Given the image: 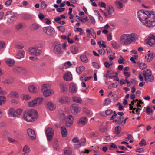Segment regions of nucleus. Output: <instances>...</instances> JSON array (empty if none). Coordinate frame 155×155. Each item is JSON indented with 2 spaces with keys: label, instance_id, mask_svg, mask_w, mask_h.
<instances>
[{
  "label": "nucleus",
  "instance_id": "nucleus-64",
  "mask_svg": "<svg viewBox=\"0 0 155 155\" xmlns=\"http://www.w3.org/2000/svg\"><path fill=\"white\" fill-rule=\"evenodd\" d=\"M124 61V58L122 56H120V59L118 60V63L120 64H122L123 63Z\"/></svg>",
  "mask_w": 155,
  "mask_h": 155
},
{
  "label": "nucleus",
  "instance_id": "nucleus-21",
  "mask_svg": "<svg viewBox=\"0 0 155 155\" xmlns=\"http://www.w3.org/2000/svg\"><path fill=\"white\" fill-rule=\"evenodd\" d=\"M46 108L51 111L54 110L56 108V106L51 102H48L46 106Z\"/></svg>",
  "mask_w": 155,
  "mask_h": 155
},
{
  "label": "nucleus",
  "instance_id": "nucleus-46",
  "mask_svg": "<svg viewBox=\"0 0 155 155\" xmlns=\"http://www.w3.org/2000/svg\"><path fill=\"white\" fill-rule=\"evenodd\" d=\"M15 111L17 115H20L23 111V110L20 108H18Z\"/></svg>",
  "mask_w": 155,
  "mask_h": 155
},
{
  "label": "nucleus",
  "instance_id": "nucleus-36",
  "mask_svg": "<svg viewBox=\"0 0 155 155\" xmlns=\"http://www.w3.org/2000/svg\"><path fill=\"white\" fill-rule=\"evenodd\" d=\"M16 112L13 108L10 109V117L13 118L16 117L17 115L15 114Z\"/></svg>",
  "mask_w": 155,
  "mask_h": 155
},
{
  "label": "nucleus",
  "instance_id": "nucleus-13",
  "mask_svg": "<svg viewBox=\"0 0 155 155\" xmlns=\"http://www.w3.org/2000/svg\"><path fill=\"white\" fill-rule=\"evenodd\" d=\"M27 134L29 137L32 140H34L36 139V135L35 131L31 128H29L27 130Z\"/></svg>",
  "mask_w": 155,
  "mask_h": 155
},
{
  "label": "nucleus",
  "instance_id": "nucleus-38",
  "mask_svg": "<svg viewBox=\"0 0 155 155\" xmlns=\"http://www.w3.org/2000/svg\"><path fill=\"white\" fill-rule=\"evenodd\" d=\"M116 4L117 7L119 9H120L123 7V4L120 1H116Z\"/></svg>",
  "mask_w": 155,
  "mask_h": 155
},
{
  "label": "nucleus",
  "instance_id": "nucleus-24",
  "mask_svg": "<svg viewBox=\"0 0 155 155\" xmlns=\"http://www.w3.org/2000/svg\"><path fill=\"white\" fill-rule=\"evenodd\" d=\"M61 133L63 137H65L67 134V131L66 127L63 126L61 127Z\"/></svg>",
  "mask_w": 155,
  "mask_h": 155
},
{
  "label": "nucleus",
  "instance_id": "nucleus-28",
  "mask_svg": "<svg viewBox=\"0 0 155 155\" xmlns=\"http://www.w3.org/2000/svg\"><path fill=\"white\" fill-rule=\"evenodd\" d=\"M43 95L45 97H48L50 96L51 94H53L54 92L53 91L52 92L49 90H46V91H42Z\"/></svg>",
  "mask_w": 155,
  "mask_h": 155
},
{
  "label": "nucleus",
  "instance_id": "nucleus-48",
  "mask_svg": "<svg viewBox=\"0 0 155 155\" xmlns=\"http://www.w3.org/2000/svg\"><path fill=\"white\" fill-rule=\"evenodd\" d=\"M139 67L141 69L143 70L146 68L147 65L145 63H142L140 64Z\"/></svg>",
  "mask_w": 155,
  "mask_h": 155
},
{
  "label": "nucleus",
  "instance_id": "nucleus-16",
  "mask_svg": "<svg viewBox=\"0 0 155 155\" xmlns=\"http://www.w3.org/2000/svg\"><path fill=\"white\" fill-rule=\"evenodd\" d=\"M22 67L19 66H16L11 68L12 72L17 74L21 73V70Z\"/></svg>",
  "mask_w": 155,
  "mask_h": 155
},
{
  "label": "nucleus",
  "instance_id": "nucleus-25",
  "mask_svg": "<svg viewBox=\"0 0 155 155\" xmlns=\"http://www.w3.org/2000/svg\"><path fill=\"white\" fill-rule=\"evenodd\" d=\"M50 85L48 84H44L42 86L41 90L42 91H46L50 89Z\"/></svg>",
  "mask_w": 155,
  "mask_h": 155
},
{
  "label": "nucleus",
  "instance_id": "nucleus-1",
  "mask_svg": "<svg viewBox=\"0 0 155 155\" xmlns=\"http://www.w3.org/2000/svg\"><path fill=\"white\" fill-rule=\"evenodd\" d=\"M139 20L146 26L153 27L155 25V12L153 11L141 10L137 12Z\"/></svg>",
  "mask_w": 155,
  "mask_h": 155
},
{
  "label": "nucleus",
  "instance_id": "nucleus-10",
  "mask_svg": "<svg viewBox=\"0 0 155 155\" xmlns=\"http://www.w3.org/2000/svg\"><path fill=\"white\" fill-rule=\"evenodd\" d=\"M114 11V9L112 7L107 9V12H105L102 10H100V12L103 14L106 18H108L111 17Z\"/></svg>",
  "mask_w": 155,
  "mask_h": 155
},
{
  "label": "nucleus",
  "instance_id": "nucleus-61",
  "mask_svg": "<svg viewBox=\"0 0 155 155\" xmlns=\"http://www.w3.org/2000/svg\"><path fill=\"white\" fill-rule=\"evenodd\" d=\"M146 112L147 113H150L153 112V110L149 107H147L146 109Z\"/></svg>",
  "mask_w": 155,
  "mask_h": 155
},
{
  "label": "nucleus",
  "instance_id": "nucleus-9",
  "mask_svg": "<svg viewBox=\"0 0 155 155\" xmlns=\"http://www.w3.org/2000/svg\"><path fill=\"white\" fill-rule=\"evenodd\" d=\"M81 108L76 104H72L70 107L71 112L73 114H76L81 110Z\"/></svg>",
  "mask_w": 155,
  "mask_h": 155
},
{
  "label": "nucleus",
  "instance_id": "nucleus-29",
  "mask_svg": "<svg viewBox=\"0 0 155 155\" xmlns=\"http://www.w3.org/2000/svg\"><path fill=\"white\" fill-rule=\"evenodd\" d=\"M70 50L71 52L74 54L77 53L79 51L78 48L75 46H72L70 48Z\"/></svg>",
  "mask_w": 155,
  "mask_h": 155
},
{
  "label": "nucleus",
  "instance_id": "nucleus-63",
  "mask_svg": "<svg viewBox=\"0 0 155 155\" xmlns=\"http://www.w3.org/2000/svg\"><path fill=\"white\" fill-rule=\"evenodd\" d=\"M99 5L102 7H103L104 8H105L106 6V4L103 2H99Z\"/></svg>",
  "mask_w": 155,
  "mask_h": 155
},
{
  "label": "nucleus",
  "instance_id": "nucleus-43",
  "mask_svg": "<svg viewBox=\"0 0 155 155\" xmlns=\"http://www.w3.org/2000/svg\"><path fill=\"white\" fill-rule=\"evenodd\" d=\"M5 101V97L4 96H0V105L3 104Z\"/></svg>",
  "mask_w": 155,
  "mask_h": 155
},
{
  "label": "nucleus",
  "instance_id": "nucleus-39",
  "mask_svg": "<svg viewBox=\"0 0 155 155\" xmlns=\"http://www.w3.org/2000/svg\"><path fill=\"white\" fill-rule=\"evenodd\" d=\"M86 76V75H84L82 76L80 78L81 80V81L84 80L85 81H87L90 80L92 78V77L89 76L87 77Z\"/></svg>",
  "mask_w": 155,
  "mask_h": 155
},
{
  "label": "nucleus",
  "instance_id": "nucleus-53",
  "mask_svg": "<svg viewBox=\"0 0 155 155\" xmlns=\"http://www.w3.org/2000/svg\"><path fill=\"white\" fill-rule=\"evenodd\" d=\"M60 118L61 120H64L66 119V117L64 113L60 114Z\"/></svg>",
  "mask_w": 155,
  "mask_h": 155
},
{
  "label": "nucleus",
  "instance_id": "nucleus-51",
  "mask_svg": "<svg viewBox=\"0 0 155 155\" xmlns=\"http://www.w3.org/2000/svg\"><path fill=\"white\" fill-rule=\"evenodd\" d=\"M72 120H71L70 122H67L66 121V125L67 127H71L73 124V119H72Z\"/></svg>",
  "mask_w": 155,
  "mask_h": 155
},
{
  "label": "nucleus",
  "instance_id": "nucleus-17",
  "mask_svg": "<svg viewBox=\"0 0 155 155\" xmlns=\"http://www.w3.org/2000/svg\"><path fill=\"white\" fill-rule=\"evenodd\" d=\"M25 54V52L24 50H19L15 55V57L18 59H21L24 57Z\"/></svg>",
  "mask_w": 155,
  "mask_h": 155
},
{
  "label": "nucleus",
  "instance_id": "nucleus-23",
  "mask_svg": "<svg viewBox=\"0 0 155 155\" xmlns=\"http://www.w3.org/2000/svg\"><path fill=\"white\" fill-rule=\"evenodd\" d=\"M28 89L29 91L31 92L36 93L38 91V88L34 85L29 86L28 87Z\"/></svg>",
  "mask_w": 155,
  "mask_h": 155
},
{
  "label": "nucleus",
  "instance_id": "nucleus-42",
  "mask_svg": "<svg viewBox=\"0 0 155 155\" xmlns=\"http://www.w3.org/2000/svg\"><path fill=\"white\" fill-rule=\"evenodd\" d=\"M15 47L17 49H20L24 48V46L23 44L21 43L17 44L15 45Z\"/></svg>",
  "mask_w": 155,
  "mask_h": 155
},
{
  "label": "nucleus",
  "instance_id": "nucleus-62",
  "mask_svg": "<svg viewBox=\"0 0 155 155\" xmlns=\"http://www.w3.org/2000/svg\"><path fill=\"white\" fill-rule=\"evenodd\" d=\"M113 114L112 115V117L110 118V120H112L113 119H114L117 116V114L116 113L115 111H114L113 112Z\"/></svg>",
  "mask_w": 155,
  "mask_h": 155
},
{
  "label": "nucleus",
  "instance_id": "nucleus-50",
  "mask_svg": "<svg viewBox=\"0 0 155 155\" xmlns=\"http://www.w3.org/2000/svg\"><path fill=\"white\" fill-rule=\"evenodd\" d=\"M57 28L62 32H64L65 30V28L63 26H58Z\"/></svg>",
  "mask_w": 155,
  "mask_h": 155
},
{
  "label": "nucleus",
  "instance_id": "nucleus-18",
  "mask_svg": "<svg viewBox=\"0 0 155 155\" xmlns=\"http://www.w3.org/2000/svg\"><path fill=\"white\" fill-rule=\"evenodd\" d=\"M69 90L72 93H75L77 91V87L74 83H71L69 84Z\"/></svg>",
  "mask_w": 155,
  "mask_h": 155
},
{
  "label": "nucleus",
  "instance_id": "nucleus-2",
  "mask_svg": "<svg viewBox=\"0 0 155 155\" xmlns=\"http://www.w3.org/2000/svg\"><path fill=\"white\" fill-rule=\"evenodd\" d=\"M138 36L134 33L124 34L120 36L119 42L123 45H127L138 40Z\"/></svg>",
  "mask_w": 155,
  "mask_h": 155
},
{
  "label": "nucleus",
  "instance_id": "nucleus-33",
  "mask_svg": "<svg viewBox=\"0 0 155 155\" xmlns=\"http://www.w3.org/2000/svg\"><path fill=\"white\" fill-rule=\"evenodd\" d=\"M85 69V68L83 66H81L78 68H77L76 70L77 72L81 74L82 72L84 71Z\"/></svg>",
  "mask_w": 155,
  "mask_h": 155
},
{
  "label": "nucleus",
  "instance_id": "nucleus-3",
  "mask_svg": "<svg viewBox=\"0 0 155 155\" xmlns=\"http://www.w3.org/2000/svg\"><path fill=\"white\" fill-rule=\"evenodd\" d=\"M38 117V112L35 110H30L24 112L22 118L28 122H32L35 121Z\"/></svg>",
  "mask_w": 155,
  "mask_h": 155
},
{
  "label": "nucleus",
  "instance_id": "nucleus-57",
  "mask_svg": "<svg viewBox=\"0 0 155 155\" xmlns=\"http://www.w3.org/2000/svg\"><path fill=\"white\" fill-rule=\"evenodd\" d=\"M31 98V97L29 95H26L23 96V99L25 100H28L30 99Z\"/></svg>",
  "mask_w": 155,
  "mask_h": 155
},
{
  "label": "nucleus",
  "instance_id": "nucleus-26",
  "mask_svg": "<svg viewBox=\"0 0 155 155\" xmlns=\"http://www.w3.org/2000/svg\"><path fill=\"white\" fill-rule=\"evenodd\" d=\"M72 101L76 102L79 103H81L82 100L79 97L76 96H74L72 97Z\"/></svg>",
  "mask_w": 155,
  "mask_h": 155
},
{
  "label": "nucleus",
  "instance_id": "nucleus-22",
  "mask_svg": "<svg viewBox=\"0 0 155 155\" xmlns=\"http://www.w3.org/2000/svg\"><path fill=\"white\" fill-rule=\"evenodd\" d=\"M23 151L24 152L21 155H28V153L30 151V149L28 145H25L23 149Z\"/></svg>",
  "mask_w": 155,
  "mask_h": 155
},
{
  "label": "nucleus",
  "instance_id": "nucleus-31",
  "mask_svg": "<svg viewBox=\"0 0 155 155\" xmlns=\"http://www.w3.org/2000/svg\"><path fill=\"white\" fill-rule=\"evenodd\" d=\"M80 58L81 60L84 63H87L88 61V59L85 55H81L80 57Z\"/></svg>",
  "mask_w": 155,
  "mask_h": 155
},
{
  "label": "nucleus",
  "instance_id": "nucleus-60",
  "mask_svg": "<svg viewBox=\"0 0 155 155\" xmlns=\"http://www.w3.org/2000/svg\"><path fill=\"white\" fill-rule=\"evenodd\" d=\"M84 111L86 114L87 115H89L90 112L87 108L85 107L84 108Z\"/></svg>",
  "mask_w": 155,
  "mask_h": 155
},
{
  "label": "nucleus",
  "instance_id": "nucleus-12",
  "mask_svg": "<svg viewBox=\"0 0 155 155\" xmlns=\"http://www.w3.org/2000/svg\"><path fill=\"white\" fill-rule=\"evenodd\" d=\"M146 43L150 46H152L155 44V36L153 35H151L146 40Z\"/></svg>",
  "mask_w": 155,
  "mask_h": 155
},
{
  "label": "nucleus",
  "instance_id": "nucleus-15",
  "mask_svg": "<svg viewBox=\"0 0 155 155\" xmlns=\"http://www.w3.org/2000/svg\"><path fill=\"white\" fill-rule=\"evenodd\" d=\"M88 121L87 118L85 117H83L80 118L78 121V123L79 126H82L85 125Z\"/></svg>",
  "mask_w": 155,
  "mask_h": 155
},
{
  "label": "nucleus",
  "instance_id": "nucleus-52",
  "mask_svg": "<svg viewBox=\"0 0 155 155\" xmlns=\"http://www.w3.org/2000/svg\"><path fill=\"white\" fill-rule=\"evenodd\" d=\"M133 138V137L132 135L130 134L127 135V137L125 138L124 140L126 141H127L129 140L132 139Z\"/></svg>",
  "mask_w": 155,
  "mask_h": 155
},
{
  "label": "nucleus",
  "instance_id": "nucleus-35",
  "mask_svg": "<svg viewBox=\"0 0 155 155\" xmlns=\"http://www.w3.org/2000/svg\"><path fill=\"white\" fill-rule=\"evenodd\" d=\"M30 28L31 30H36L39 28V26L38 24H33L31 26Z\"/></svg>",
  "mask_w": 155,
  "mask_h": 155
},
{
  "label": "nucleus",
  "instance_id": "nucleus-54",
  "mask_svg": "<svg viewBox=\"0 0 155 155\" xmlns=\"http://www.w3.org/2000/svg\"><path fill=\"white\" fill-rule=\"evenodd\" d=\"M86 143V139L84 138H83L81 139L80 142V143L81 145V146L84 145Z\"/></svg>",
  "mask_w": 155,
  "mask_h": 155
},
{
  "label": "nucleus",
  "instance_id": "nucleus-58",
  "mask_svg": "<svg viewBox=\"0 0 155 155\" xmlns=\"http://www.w3.org/2000/svg\"><path fill=\"white\" fill-rule=\"evenodd\" d=\"M139 145L141 146H143V145L145 146L146 145L145 140L144 139H142L140 142Z\"/></svg>",
  "mask_w": 155,
  "mask_h": 155
},
{
  "label": "nucleus",
  "instance_id": "nucleus-45",
  "mask_svg": "<svg viewBox=\"0 0 155 155\" xmlns=\"http://www.w3.org/2000/svg\"><path fill=\"white\" fill-rule=\"evenodd\" d=\"M111 102V100L110 99L107 98L104 100V105H107L109 104Z\"/></svg>",
  "mask_w": 155,
  "mask_h": 155
},
{
  "label": "nucleus",
  "instance_id": "nucleus-6",
  "mask_svg": "<svg viewBox=\"0 0 155 155\" xmlns=\"http://www.w3.org/2000/svg\"><path fill=\"white\" fill-rule=\"evenodd\" d=\"M54 46V51L56 54H62L63 51L61 49V45L59 42L55 41L53 43Z\"/></svg>",
  "mask_w": 155,
  "mask_h": 155
},
{
  "label": "nucleus",
  "instance_id": "nucleus-19",
  "mask_svg": "<svg viewBox=\"0 0 155 155\" xmlns=\"http://www.w3.org/2000/svg\"><path fill=\"white\" fill-rule=\"evenodd\" d=\"M154 56L155 54L153 52L150 53V51H148L145 56L147 61V62H150Z\"/></svg>",
  "mask_w": 155,
  "mask_h": 155
},
{
  "label": "nucleus",
  "instance_id": "nucleus-14",
  "mask_svg": "<svg viewBox=\"0 0 155 155\" xmlns=\"http://www.w3.org/2000/svg\"><path fill=\"white\" fill-rule=\"evenodd\" d=\"M70 100V98L68 97L62 96L58 99V102L61 104H68Z\"/></svg>",
  "mask_w": 155,
  "mask_h": 155
},
{
  "label": "nucleus",
  "instance_id": "nucleus-34",
  "mask_svg": "<svg viewBox=\"0 0 155 155\" xmlns=\"http://www.w3.org/2000/svg\"><path fill=\"white\" fill-rule=\"evenodd\" d=\"M61 90V91L64 92L66 91L67 90V85L63 83H61L60 84Z\"/></svg>",
  "mask_w": 155,
  "mask_h": 155
},
{
  "label": "nucleus",
  "instance_id": "nucleus-11",
  "mask_svg": "<svg viewBox=\"0 0 155 155\" xmlns=\"http://www.w3.org/2000/svg\"><path fill=\"white\" fill-rule=\"evenodd\" d=\"M44 31L49 36L53 35L55 32V31L51 27H46L43 28Z\"/></svg>",
  "mask_w": 155,
  "mask_h": 155
},
{
  "label": "nucleus",
  "instance_id": "nucleus-37",
  "mask_svg": "<svg viewBox=\"0 0 155 155\" xmlns=\"http://www.w3.org/2000/svg\"><path fill=\"white\" fill-rule=\"evenodd\" d=\"M21 73H23L24 75L27 76L29 74V72L28 70L22 67Z\"/></svg>",
  "mask_w": 155,
  "mask_h": 155
},
{
  "label": "nucleus",
  "instance_id": "nucleus-5",
  "mask_svg": "<svg viewBox=\"0 0 155 155\" xmlns=\"http://www.w3.org/2000/svg\"><path fill=\"white\" fill-rule=\"evenodd\" d=\"M143 73L144 80L147 82H152L154 80V77L152 74L150 70L148 69L146 71H143Z\"/></svg>",
  "mask_w": 155,
  "mask_h": 155
},
{
  "label": "nucleus",
  "instance_id": "nucleus-55",
  "mask_svg": "<svg viewBox=\"0 0 155 155\" xmlns=\"http://www.w3.org/2000/svg\"><path fill=\"white\" fill-rule=\"evenodd\" d=\"M98 51L100 54L101 55H103L105 53V51L103 48L99 50Z\"/></svg>",
  "mask_w": 155,
  "mask_h": 155
},
{
  "label": "nucleus",
  "instance_id": "nucleus-40",
  "mask_svg": "<svg viewBox=\"0 0 155 155\" xmlns=\"http://www.w3.org/2000/svg\"><path fill=\"white\" fill-rule=\"evenodd\" d=\"M124 118L123 117H120L118 119V120H114L113 121L114 122H117L119 124H121L123 122Z\"/></svg>",
  "mask_w": 155,
  "mask_h": 155
},
{
  "label": "nucleus",
  "instance_id": "nucleus-7",
  "mask_svg": "<svg viewBox=\"0 0 155 155\" xmlns=\"http://www.w3.org/2000/svg\"><path fill=\"white\" fill-rule=\"evenodd\" d=\"M45 133L48 140L49 142L51 141L54 135L53 129L51 127L47 128L45 130Z\"/></svg>",
  "mask_w": 155,
  "mask_h": 155
},
{
  "label": "nucleus",
  "instance_id": "nucleus-59",
  "mask_svg": "<svg viewBox=\"0 0 155 155\" xmlns=\"http://www.w3.org/2000/svg\"><path fill=\"white\" fill-rule=\"evenodd\" d=\"M115 57H116L114 53H113V55H110L108 56V58L110 60H112L114 59L115 58Z\"/></svg>",
  "mask_w": 155,
  "mask_h": 155
},
{
  "label": "nucleus",
  "instance_id": "nucleus-4",
  "mask_svg": "<svg viewBox=\"0 0 155 155\" xmlns=\"http://www.w3.org/2000/svg\"><path fill=\"white\" fill-rule=\"evenodd\" d=\"M43 47L41 44L30 48L28 51L29 54L35 56H38L41 55L42 52Z\"/></svg>",
  "mask_w": 155,
  "mask_h": 155
},
{
  "label": "nucleus",
  "instance_id": "nucleus-32",
  "mask_svg": "<svg viewBox=\"0 0 155 155\" xmlns=\"http://www.w3.org/2000/svg\"><path fill=\"white\" fill-rule=\"evenodd\" d=\"M107 127L104 124H102L100 125L99 130L102 132H105L107 130Z\"/></svg>",
  "mask_w": 155,
  "mask_h": 155
},
{
  "label": "nucleus",
  "instance_id": "nucleus-30",
  "mask_svg": "<svg viewBox=\"0 0 155 155\" xmlns=\"http://www.w3.org/2000/svg\"><path fill=\"white\" fill-rule=\"evenodd\" d=\"M10 96L13 98H18L19 97V95L17 92L12 91L10 92Z\"/></svg>",
  "mask_w": 155,
  "mask_h": 155
},
{
  "label": "nucleus",
  "instance_id": "nucleus-41",
  "mask_svg": "<svg viewBox=\"0 0 155 155\" xmlns=\"http://www.w3.org/2000/svg\"><path fill=\"white\" fill-rule=\"evenodd\" d=\"M23 27V24L22 23H20L16 25L15 26V29L17 30L21 29Z\"/></svg>",
  "mask_w": 155,
  "mask_h": 155
},
{
  "label": "nucleus",
  "instance_id": "nucleus-20",
  "mask_svg": "<svg viewBox=\"0 0 155 155\" xmlns=\"http://www.w3.org/2000/svg\"><path fill=\"white\" fill-rule=\"evenodd\" d=\"M63 78L65 80L67 81H70L72 79V75L70 72L65 73L64 76Z\"/></svg>",
  "mask_w": 155,
  "mask_h": 155
},
{
  "label": "nucleus",
  "instance_id": "nucleus-27",
  "mask_svg": "<svg viewBox=\"0 0 155 155\" xmlns=\"http://www.w3.org/2000/svg\"><path fill=\"white\" fill-rule=\"evenodd\" d=\"M64 153L65 155H71L72 153V150L71 148H68L64 149Z\"/></svg>",
  "mask_w": 155,
  "mask_h": 155
},
{
  "label": "nucleus",
  "instance_id": "nucleus-56",
  "mask_svg": "<svg viewBox=\"0 0 155 155\" xmlns=\"http://www.w3.org/2000/svg\"><path fill=\"white\" fill-rule=\"evenodd\" d=\"M79 20L82 22H84V21L86 22L88 20V18L87 17L82 19V18H78Z\"/></svg>",
  "mask_w": 155,
  "mask_h": 155
},
{
  "label": "nucleus",
  "instance_id": "nucleus-8",
  "mask_svg": "<svg viewBox=\"0 0 155 155\" xmlns=\"http://www.w3.org/2000/svg\"><path fill=\"white\" fill-rule=\"evenodd\" d=\"M43 98H38L32 101L28 102V105L30 107H33L35 106H38L42 103Z\"/></svg>",
  "mask_w": 155,
  "mask_h": 155
},
{
  "label": "nucleus",
  "instance_id": "nucleus-49",
  "mask_svg": "<svg viewBox=\"0 0 155 155\" xmlns=\"http://www.w3.org/2000/svg\"><path fill=\"white\" fill-rule=\"evenodd\" d=\"M117 97V95L116 94H114L112 95L111 97L112 99L114 101H117L118 99Z\"/></svg>",
  "mask_w": 155,
  "mask_h": 155
},
{
  "label": "nucleus",
  "instance_id": "nucleus-47",
  "mask_svg": "<svg viewBox=\"0 0 155 155\" xmlns=\"http://www.w3.org/2000/svg\"><path fill=\"white\" fill-rule=\"evenodd\" d=\"M113 113V111L111 109L107 110L105 112V114L107 115H111Z\"/></svg>",
  "mask_w": 155,
  "mask_h": 155
},
{
  "label": "nucleus",
  "instance_id": "nucleus-44",
  "mask_svg": "<svg viewBox=\"0 0 155 155\" xmlns=\"http://www.w3.org/2000/svg\"><path fill=\"white\" fill-rule=\"evenodd\" d=\"M115 132L117 134H118L120 133L121 130V127L120 126H117L115 128Z\"/></svg>",
  "mask_w": 155,
  "mask_h": 155
}]
</instances>
